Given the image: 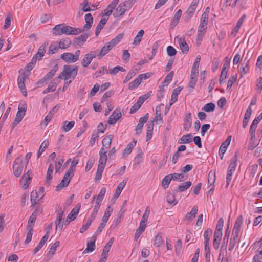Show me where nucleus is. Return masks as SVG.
<instances>
[{"label":"nucleus","instance_id":"28","mask_svg":"<svg viewBox=\"0 0 262 262\" xmlns=\"http://www.w3.org/2000/svg\"><path fill=\"white\" fill-rule=\"evenodd\" d=\"M48 45V42H45L41 45L39 48L37 53L35 54L36 56L38 57V60L41 59L42 57L44 56L46 51V49Z\"/></svg>","mask_w":262,"mask_h":262},{"label":"nucleus","instance_id":"54","mask_svg":"<svg viewBox=\"0 0 262 262\" xmlns=\"http://www.w3.org/2000/svg\"><path fill=\"white\" fill-rule=\"evenodd\" d=\"M150 77V74L146 73L140 74L137 78L134 80L133 82H141L143 79H146Z\"/></svg>","mask_w":262,"mask_h":262},{"label":"nucleus","instance_id":"6","mask_svg":"<svg viewBox=\"0 0 262 262\" xmlns=\"http://www.w3.org/2000/svg\"><path fill=\"white\" fill-rule=\"evenodd\" d=\"M198 6L197 2H192L187 11L184 13V19L186 22L189 21L192 16L194 14V13L196 9Z\"/></svg>","mask_w":262,"mask_h":262},{"label":"nucleus","instance_id":"57","mask_svg":"<svg viewBox=\"0 0 262 262\" xmlns=\"http://www.w3.org/2000/svg\"><path fill=\"white\" fill-rule=\"evenodd\" d=\"M119 71L125 72V69L120 66H116L113 69H109V70H108V73L112 75H115Z\"/></svg>","mask_w":262,"mask_h":262},{"label":"nucleus","instance_id":"23","mask_svg":"<svg viewBox=\"0 0 262 262\" xmlns=\"http://www.w3.org/2000/svg\"><path fill=\"white\" fill-rule=\"evenodd\" d=\"M179 47L183 54H187L189 51V46L184 38H180L178 39Z\"/></svg>","mask_w":262,"mask_h":262},{"label":"nucleus","instance_id":"52","mask_svg":"<svg viewBox=\"0 0 262 262\" xmlns=\"http://www.w3.org/2000/svg\"><path fill=\"white\" fill-rule=\"evenodd\" d=\"M125 212V209H121L119 212V216L114 220L113 225H114L115 227L118 225V224L121 222V218L123 216Z\"/></svg>","mask_w":262,"mask_h":262},{"label":"nucleus","instance_id":"19","mask_svg":"<svg viewBox=\"0 0 262 262\" xmlns=\"http://www.w3.org/2000/svg\"><path fill=\"white\" fill-rule=\"evenodd\" d=\"M58 70L57 65L55 66L39 82H45L49 81L55 75L56 72Z\"/></svg>","mask_w":262,"mask_h":262},{"label":"nucleus","instance_id":"11","mask_svg":"<svg viewBox=\"0 0 262 262\" xmlns=\"http://www.w3.org/2000/svg\"><path fill=\"white\" fill-rule=\"evenodd\" d=\"M31 173V171L28 170L26 173H24L21 177L20 183L22 184L23 188L24 189H27L30 184V181L32 179Z\"/></svg>","mask_w":262,"mask_h":262},{"label":"nucleus","instance_id":"40","mask_svg":"<svg viewBox=\"0 0 262 262\" xmlns=\"http://www.w3.org/2000/svg\"><path fill=\"white\" fill-rule=\"evenodd\" d=\"M181 142L179 143L188 144L192 141V136L190 134H188L182 136L180 139Z\"/></svg>","mask_w":262,"mask_h":262},{"label":"nucleus","instance_id":"60","mask_svg":"<svg viewBox=\"0 0 262 262\" xmlns=\"http://www.w3.org/2000/svg\"><path fill=\"white\" fill-rule=\"evenodd\" d=\"M151 93V92L150 91L146 94L141 96L137 100L138 103H140L141 105H142L143 102L150 96Z\"/></svg>","mask_w":262,"mask_h":262},{"label":"nucleus","instance_id":"26","mask_svg":"<svg viewBox=\"0 0 262 262\" xmlns=\"http://www.w3.org/2000/svg\"><path fill=\"white\" fill-rule=\"evenodd\" d=\"M182 10H178L174 14V17L171 20L170 26L171 28L174 27L179 22L180 19L182 15Z\"/></svg>","mask_w":262,"mask_h":262},{"label":"nucleus","instance_id":"37","mask_svg":"<svg viewBox=\"0 0 262 262\" xmlns=\"http://www.w3.org/2000/svg\"><path fill=\"white\" fill-rule=\"evenodd\" d=\"M192 183L190 181H187L182 185H179L178 187L177 192H182L188 189L191 185Z\"/></svg>","mask_w":262,"mask_h":262},{"label":"nucleus","instance_id":"45","mask_svg":"<svg viewBox=\"0 0 262 262\" xmlns=\"http://www.w3.org/2000/svg\"><path fill=\"white\" fill-rule=\"evenodd\" d=\"M104 167V166L98 165L95 178L96 181H99L101 179Z\"/></svg>","mask_w":262,"mask_h":262},{"label":"nucleus","instance_id":"16","mask_svg":"<svg viewBox=\"0 0 262 262\" xmlns=\"http://www.w3.org/2000/svg\"><path fill=\"white\" fill-rule=\"evenodd\" d=\"M84 19L86 24L83 26V28L81 29V30H82V32L84 30L90 29L93 22V18L91 13L86 14L85 15Z\"/></svg>","mask_w":262,"mask_h":262},{"label":"nucleus","instance_id":"50","mask_svg":"<svg viewBox=\"0 0 262 262\" xmlns=\"http://www.w3.org/2000/svg\"><path fill=\"white\" fill-rule=\"evenodd\" d=\"M172 179L170 174L166 176L162 180V185L164 189L168 187L169 184Z\"/></svg>","mask_w":262,"mask_h":262},{"label":"nucleus","instance_id":"14","mask_svg":"<svg viewBox=\"0 0 262 262\" xmlns=\"http://www.w3.org/2000/svg\"><path fill=\"white\" fill-rule=\"evenodd\" d=\"M243 223V216L242 215H240L236 219V220L234 225L232 234L236 236L239 235L241 229V226L242 225Z\"/></svg>","mask_w":262,"mask_h":262},{"label":"nucleus","instance_id":"58","mask_svg":"<svg viewBox=\"0 0 262 262\" xmlns=\"http://www.w3.org/2000/svg\"><path fill=\"white\" fill-rule=\"evenodd\" d=\"M93 221V220L92 219L89 217L86 221V223L85 224H84L80 228V232L83 233L84 232H85L91 226Z\"/></svg>","mask_w":262,"mask_h":262},{"label":"nucleus","instance_id":"33","mask_svg":"<svg viewBox=\"0 0 262 262\" xmlns=\"http://www.w3.org/2000/svg\"><path fill=\"white\" fill-rule=\"evenodd\" d=\"M107 20L108 19H107L106 18L102 17L101 20L100 21L96 28L95 34L96 36H98L101 29L104 27L105 24L106 23Z\"/></svg>","mask_w":262,"mask_h":262},{"label":"nucleus","instance_id":"27","mask_svg":"<svg viewBox=\"0 0 262 262\" xmlns=\"http://www.w3.org/2000/svg\"><path fill=\"white\" fill-rule=\"evenodd\" d=\"M231 140V136H228L227 139L224 141L220 146V154L224 155L226 151L228 146L229 145Z\"/></svg>","mask_w":262,"mask_h":262},{"label":"nucleus","instance_id":"46","mask_svg":"<svg viewBox=\"0 0 262 262\" xmlns=\"http://www.w3.org/2000/svg\"><path fill=\"white\" fill-rule=\"evenodd\" d=\"M48 141L46 142V141L45 140L40 145V147L39 148V149L37 151V158H39V157L42 155V154L44 152L45 150V149L48 147Z\"/></svg>","mask_w":262,"mask_h":262},{"label":"nucleus","instance_id":"3","mask_svg":"<svg viewBox=\"0 0 262 262\" xmlns=\"http://www.w3.org/2000/svg\"><path fill=\"white\" fill-rule=\"evenodd\" d=\"M237 154L235 153L232 159V162L230 163L228 167V172L226 176V188L228 187L230 183L233 173L235 171L237 165Z\"/></svg>","mask_w":262,"mask_h":262},{"label":"nucleus","instance_id":"4","mask_svg":"<svg viewBox=\"0 0 262 262\" xmlns=\"http://www.w3.org/2000/svg\"><path fill=\"white\" fill-rule=\"evenodd\" d=\"M80 55V51L77 50L75 54L66 52L60 55V58L68 63H74L78 60Z\"/></svg>","mask_w":262,"mask_h":262},{"label":"nucleus","instance_id":"9","mask_svg":"<svg viewBox=\"0 0 262 262\" xmlns=\"http://www.w3.org/2000/svg\"><path fill=\"white\" fill-rule=\"evenodd\" d=\"M73 176H72L70 173L67 171L60 183L56 186V190L59 191L63 188L68 186Z\"/></svg>","mask_w":262,"mask_h":262},{"label":"nucleus","instance_id":"12","mask_svg":"<svg viewBox=\"0 0 262 262\" xmlns=\"http://www.w3.org/2000/svg\"><path fill=\"white\" fill-rule=\"evenodd\" d=\"M95 52L91 51L84 55L81 63L83 67H87L90 64L93 59L97 56Z\"/></svg>","mask_w":262,"mask_h":262},{"label":"nucleus","instance_id":"59","mask_svg":"<svg viewBox=\"0 0 262 262\" xmlns=\"http://www.w3.org/2000/svg\"><path fill=\"white\" fill-rule=\"evenodd\" d=\"M163 240L160 234H158L154 239V245L156 247H160L163 243Z\"/></svg>","mask_w":262,"mask_h":262},{"label":"nucleus","instance_id":"62","mask_svg":"<svg viewBox=\"0 0 262 262\" xmlns=\"http://www.w3.org/2000/svg\"><path fill=\"white\" fill-rule=\"evenodd\" d=\"M171 179L173 180H179L180 181H183L184 178V176L182 173H173L170 174Z\"/></svg>","mask_w":262,"mask_h":262},{"label":"nucleus","instance_id":"18","mask_svg":"<svg viewBox=\"0 0 262 262\" xmlns=\"http://www.w3.org/2000/svg\"><path fill=\"white\" fill-rule=\"evenodd\" d=\"M89 34L88 33H83L79 37L75 38L74 40V43L75 46H81L84 45L88 38Z\"/></svg>","mask_w":262,"mask_h":262},{"label":"nucleus","instance_id":"29","mask_svg":"<svg viewBox=\"0 0 262 262\" xmlns=\"http://www.w3.org/2000/svg\"><path fill=\"white\" fill-rule=\"evenodd\" d=\"M245 17V15H244L237 21V24H236L235 26L234 27V28L232 29L231 32V35L232 37H235V35L237 32H238L239 28H241V26H242L243 21L244 20V18Z\"/></svg>","mask_w":262,"mask_h":262},{"label":"nucleus","instance_id":"32","mask_svg":"<svg viewBox=\"0 0 262 262\" xmlns=\"http://www.w3.org/2000/svg\"><path fill=\"white\" fill-rule=\"evenodd\" d=\"M93 241H88L87 247L84 250L83 253H87L93 251L95 248V241L96 240V237H93Z\"/></svg>","mask_w":262,"mask_h":262},{"label":"nucleus","instance_id":"42","mask_svg":"<svg viewBox=\"0 0 262 262\" xmlns=\"http://www.w3.org/2000/svg\"><path fill=\"white\" fill-rule=\"evenodd\" d=\"M136 0H127L124 2L121 3L124 9L127 11L129 10L134 4L135 3Z\"/></svg>","mask_w":262,"mask_h":262},{"label":"nucleus","instance_id":"22","mask_svg":"<svg viewBox=\"0 0 262 262\" xmlns=\"http://www.w3.org/2000/svg\"><path fill=\"white\" fill-rule=\"evenodd\" d=\"M177 193V190H172L167 195V202L168 203L173 205L177 204L178 201L176 199V195Z\"/></svg>","mask_w":262,"mask_h":262},{"label":"nucleus","instance_id":"53","mask_svg":"<svg viewBox=\"0 0 262 262\" xmlns=\"http://www.w3.org/2000/svg\"><path fill=\"white\" fill-rule=\"evenodd\" d=\"M78 163V160L74 159L71 163V166L69 168L67 172L70 173L72 176H74V172L75 170V167Z\"/></svg>","mask_w":262,"mask_h":262},{"label":"nucleus","instance_id":"15","mask_svg":"<svg viewBox=\"0 0 262 262\" xmlns=\"http://www.w3.org/2000/svg\"><path fill=\"white\" fill-rule=\"evenodd\" d=\"M64 215L63 211L61 210V208H60L57 212V218L56 220L55 221L56 224V230H59L60 231L61 230L63 223L62 224H61V222L62 219V217Z\"/></svg>","mask_w":262,"mask_h":262},{"label":"nucleus","instance_id":"21","mask_svg":"<svg viewBox=\"0 0 262 262\" xmlns=\"http://www.w3.org/2000/svg\"><path fill=\"white\" fill-rule=\"evenodd\" d=\"M192 118L191 114L189 113L185 115V118L183 123L184 129L186 131H188L191 126Z\"/></svg>","mask_w":262,"mask_h":262},{"label":"nucleus","instance_id":"20","mask_svg":"<svg viewBox=\"0 0 262 262\" xmlns=\"http://www.w3.org/2000/svg\"><path fill=\"white\" fill-rule=\"evenodd\" d=\"M226 59L227 60H226L223 64L222 72L220 77V82H222L224 79H226L227 73H228V70L227 68L229 67V62L227 60V58L226 57Z\"/></svg>","mask_w":262,"mask_h":262},{"label":"nucleus","instance_id":"48","mask_svg":"<svg viewBox=\"0 0 262 262\" xmlns=\"http://www.w3.org/2000/svg\"><path fill=\"white\" fill-rule=\"evenodd\" d=\"M258 145V143L255 140V136L252 137L251 136V139L248 146L249 150H253Z\"/></svg>","mask_w":262,"mask_h":262},{"label":"nucleus","instance_id":"47","mask_svg":"<svg viewBox=\"0 0 262 262\" xmlns=\"http://www.w3.org/2000/svg\"><path fill=\"white\" fill-rule=\"evenodd\" d=\"M124 34L120 33L116 37L112 39L111 41H110V44H112L113 46H115L117 44H118L121 40L123 38Z\"/></svg>","mask_w":262,"mask_h":262},{"label":"nucleus","instance_id":"34","mask_svg":"<svg viewBox=\"0 0 262 262\" xmlns=\"http://www.w3.org/2000/svg\"><path fill=\"white\" fill-rule=\"evenodd\" d=\"M62 124V130L67 132L70 131L73 127L75 124V122L74 121H71L70 122L65 121L63 122Z\"/></svg>","mask_w":262,"mask_h":262},{"label":"nucleus","instance_id":"10","mask_svg":"<svg viewBox=\"0 0 262 262\" xmlns=\"http://www.w3.org/2000/svg\"><path fill=\"white\" fill-rule=\"evenodd\" d=\"M146 215H144V216L142 217L141 221L140 223V226L136 230L135 236V238L136 241L143 232L146 226V222H147V220L146 219Z\"/></svg>","mask_w":262,"mask_h":262},{"label":"nucleus","instance_id":"41","mask_svg":"<svg viewBox=\"0 0 262 262\" xmlns=\"http://www.w3.org/2000/svg\"><path fill=\"white\" fill-rule=\"evenodd\" d=\"M53 171V166L52 164H50L47 172L46 182L49 183V182L52 179V174Z\"/></svg>","mask_w":262,"mask_h":262},{"label":"nucleus","instance_id":"7","mask_svg":"<svg viewBox=\"0 0 262 262\" xmlns=\"http://www.w3.org/2000/svg\"><path fill=\"white\" fill-rule=\"evenodd\" d=\"M81 205L80 204H77L75 207L74 208L69 215L65 221H63L64 225L69 224L71 221H74L79 213Z\"/></svg>","mask_w":262,"mask_h":262},{"label":"nucleus","instance_id":"61","mask_svg":"<svg viewBox=\"0 0 262 262\" xmlns=\"http://www.w3.org/2000/svg\"><path fill=\"white\" fill-rule=\"evenodd\" d=\"M212 234V230L209 228H207V230L204 232V236L205 238V242L209 243V238Z\"/></svg>","mask_w":262,"mask_h":262},{"label":"nucleus","instance_id":"44","mask_svg":"<svg viewBox=\"0 0 262 262\" xmlns=\"http://www.w3.org/2000/svg\"><path fill=\"white\" fill-rule=\"evenodd\" d=\"M144 31L143 30H140L134 38L133 44L135 45H138L140 42L144 35Z\"/></svg>","mask_w":262,"mask_h":262},{"label":"nucleus","instance_id":"36","mask_svg":"<svg viewBox=\"0 0 262 262\" xmlns=\"http://www.w3.org/2000/svg\"><path fill=\"white\" fill-rule=\"evenodd\" d=\"M238 235L236 236V235L232 234L230 240L229 247H228V250L229 251H232L234 249V248L238 241Z\"/></svg>","mask_w":262,"mask_h":262},{"label":"nucleus","instance_id":"17","mask_svg":"<svg viewBox=\"0 0 262 262\" xmlns=\"http://www.w3.org/2000/svg\"><path fill=\"white\" fill-rule=\"evenodd\" d=\"M106 150L104 147H101L99 151L100 158L99 160V164L102 166H104L106 164L107 161V155Z\"/></svg>","mask_w":262,"mask_h":262},{"label":"nucleus","instance_id":"38","mask_svg":"<svg viewBox=\"0 0 262 262\" xmlns=\"http://www.w3.org/2000/svg\"><path fill=\"white\" fill-rule=\"evenodd\" d=\"M136 142H137L136 141H134L133 142H132L130 143H129L126 146L125 148L124 149V150L123 152V155H128L130 154L131 153L133 148L135 146Z\"/></svg>","mask_w":262,"mask_h":262},{"label":"nucleus","instance_id":"64","mask_svg":"<svg viewBox=\"0 0 262 262\" xmlns=\"http://www.w3.org/2000/svg\"><path fill=\"white\" fill-rule=\"evenodd\" d=\"M257 251L258 253L254 256L253 262H260L262 259V250L260 249V248H259Z\"/></svg>","mask_w":262,"mask_h":262},{"label":"nucleus","instance_id":"39","mask_svg":"<svg viewBox=\"0 0 262 262\" xmlns=\"http://www.w3.org/2000/svg\"><path fill=\"white\" fill-rule=\"evenodd\" d=\"M126 184V181H123L118 186L114 193L115 197H118Z\"/></svg>","mask_w":262,"mask_h":262},{"label":"nucleus","instance_id":"49","mask_svg":"<svg viewBox=\"0 0 262 262\" xmlns=\"http://www.w3.org/2000/svg\"><path fill=\"white\" fill-rule=\"evenodd\" d=\"M215 105L213 103L210 102L206 104L202 110L206 112H211L214 110Z\"/></svg>","mask_w":262,"mask_h":262},{"label":"nucleus","instance_id":"35","mask_svg":"<svg viewBox=\"0 0 262 262\" xmlns=\"http://www.w3.org/2000/svg\"><path fill=\"white\" fill-rule=\"evenodd\" d=\"M36 217L37 215L35 212H32L29 219L27 229H33Z\"/></svg>","mask_w":262,"mask_h":262},{"label":"nucleus","instance_id":"55","mask_svg":"<svg viewBox=\"0 0 262 262\" xmlns=\"http://www.w3.org/2000/svg\"><path fill=\"white\" fill-rule=\"evenodd\" d=\"M208 183L212 185L215 181V172L212 171H210L208 176Z\"/></svg>","mask_w":262,"mask_h":262},{"label":"nucleus","instance_id":"8","mask_svg":"<svg viewBox=\"0 0 262 262\" xmlns=\"http://www.w3.org/2000/svg\"><path fill=\"white\" fill-rule=\"evenodd\" d=\"M13 168L14 176L16 177H19L23 170V165L21 160L19 157L14 162Z\"/></svg>","mask_w":262,"mask_h":262},{"label":"nucleus","instance_id":"56","mask_svg":"<svg viewBox=\"0 0 262 262\" xmlns=\"http://www.w3.org/2000/svg\"><path fill=\"white\" fill-rule=\"evenodd\" d=\"M168 84L162 85L159 86V90L157 93V99L160 100L164 96V87L167 86Z\"/></svg>","mask_w":262,"mask_h":262},{"label":"nucleus","instance_id":"24","mask_svg":"<svg viewBox=\"0 0 262 262\" xmlns=\"http://www.w3.org/2000/svg\"><path fill=\"white\" fill-rule=\"evenodd\" d=\"M49 236V231H47L45 235L42 237L39 242L38 245L37 247L34 249V254H36L39 250L42 247V246L45 244L46 242L47 241Z\"/></svg>","mask_w":262,"mask_h":262},{"label":"nucleus","instance_id":"1","mask_svg":"<svg viewBox=\"0 0 262 262\" xmlns=\"http://www.w3.org/2000/svg\"><path fill=\"white\" fill-rule=\"evenodd\" d=\"M82 32V30L79 28H73L64 24H58L56 25L52 30V33L55 35H77Z\"/></svg>","mask_w":262,"mask_h":262},{"label":"nucleus","instance_id":"51","mask_svg":"<svg viewBox=\"0 0 262 262\" xmlns=\"http://www.w3.org/2000/svg\"><path fill=\"white\" fill-rule=\"evenodd\" d=\"M153 127H154V124L151 123L150 125H148V126L147 128L146 138V141H149L152 137V132H153Z\"/></svg>","mask_w":262,"mask_h":262},{"label":"nucleus","instance_id":"30","mask_svg":"<svg viewBox=\"0 0 262 262\" xmlns=\"http://www.w3.org/2000/svg\"><path fill=\"white\" fill-rule=\"evenodd\" d=\"M113 138V135H109L105 137L102 140V147H104L105 150L110 148Z\"/></svg>","mask_w":262,"mask_h":262},{"label":"nucleus","instance_id":"5","mask_svg":"<svg viewBox=\"0 0 262 262\" xmlns=\"http://www.w3.org/2000/svg\"><path fill=\"white\" fill-rule=\"evenodd\" d=\"M34 66L29 63L26 66L24 70H20V75L18 77V82H25L27 80L28 76L30 74V71L32 70Z\"/></svg>","mask_w":262,"mask_h":262},{"label":"nucleus","instance_id":"31","mask_svg":"<svg viewBox=\"0 0 262 262\" xmlns=\"http://www.w3.org/2000/svg\"><path fill=\"white\" fill-rule=\"evenodd\" d=\"M198 211V208L197 206H194L191 211L188 213L185 216V220L189 222L191 221L196 216Z\"/></svg>","mask_w":262,"mask_h":262},{"label":"nucleus","instance_id":"43","mask_svg":"<svg viewBox=\"0 0 262 262\" xmlns=\"http://www.w3.org/2000/svg\"><path fill=\"white\" fill-rule=\"evenodd\" d=\"M71 41L68 39H61L59 42L58 47L60 49H66L70 46Z\"/></svg>","mask_w":262,"mask_h":262},{"label":"nucleus","instance_id":"13","mask_svg":"<svg viewBox=\"0 0 262 262\" xmlns=\"http://www.w3.org/2000/svg\"><path fill=\"white\" fill-rule=\"evenodd\" d=\"M121 113L119 110H115L108 118V123L111 125L114 124L121 117Z\"/></svg>","mask_w":262,"mask_h":262},{"label":"nucleus","instance_id":"2","mask_svg":"<svg viewBox=\"0 0 262 262\" xmlns=\"http://www.w3.org/2000/svg\"><path fill=\"white\" fill-rule=\"evenodd\" d=\"M78 67L74 66L65 65L63 66L62 72L58 76L59 79L68 80L74 79L77 75Z\"/></svg>","mask_w":262,"mask_h":262},{"label":"nucleus","instance_id":"63","mask_svg":"<svg viewBox=\"0 0 262 262\" xmlns=\"http://www.w3.org/2000/svg\"><path fill=\"white\" fill-rule=\"evenodd\" d=\"M143 152L142 151H140L134 158L135 164L138 165L141 163L143 160Z\"/></svg>","mask_w":262,"mask_h":262},{"label":"nucleus","instance_id":"25","mask_svg":"<svg viewBox=\"0 0 262 262\" xmlns=\"http://www.w3.org/2000/svg\"><path fill=\"white\" fill-rule=\"evenodd\" d=\"M126 12V10L120 3L116 8L113 15L115 18L123 16Z\"/></svg>","mask_w":262,"mask_h":262}]
</instances>
